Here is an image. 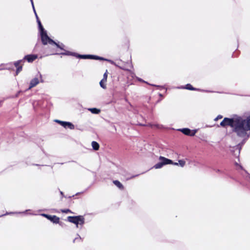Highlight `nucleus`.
<instances>
[{"label": "nucleus", "mask_w": 250, "mask_h": 250, "mask_svg": "<svg viewBox=\"0 0 250 250\" xmlns=\"http://www.w3.org/2000/svg\"><path fill=\"white\" fill-rule=\"evenodd\" d=\"M220 125L222 127L229 126L233 128V131L237 136L244 137L247 134V131L250 130V115L246 118L240 116L235 118H225L220 123Z\"/></svg>", "instance_id": "f257e3e1"}, {"label": "nucleus", "mask_w": 250, "mask_h": 250, "mask_svg": "<svg viewBox=\"0 0 250 250\" xmlns=\"http://www.w3.org/2000/svg\"><path fill=\"white\" fill-rule=\"evenodd\" d=\"M43 38L44 40L41 41L44 46L43 50L46 55H59V53H57V48L64 50L63 48L61 47L60 44L50 39L48 36L47 38Z\"/></svg>", "instance_id": "f03ea898"}, {"label": "nucleus", "mask_w": 250, "mask_h": 250, "mask_svg": "<svg viewBox=\"0 0 250 250\" xmlns=\"http://www.w3.org/2000/svg\"><path fill=\"white\" fill-rule=\"evenodd\" d=\"M67 220L69 222L75 224L77 227H78L79 224L83 225L84 224V218L82 215L68 216Z\"/></svg>", "instance_id": "7ed1b4c3"}, {"label": "nucleus", "mask_w": 250, "mask_h": 250, "mask_svg": "<svg viewBox=\"0 0 250 250\" xmlns=\"http://www.w3.org/2000/svg\"><path fill=\"white\" fill-rule=\"evenodd\" d=\"M40 81L42 83L43 82L42 79V74L40 73V72H38V75L34 78L32 79L30 81V85L28 88V89H30L31 88L36 86L39 83Z\"/></svg>", "instance_id": "20e7f679"}, {"label": "nucleus", "mask_w": 250, "mask_h": 250, "mask_svg": "<svg viewBox=\"0 0 250 250\" xmlns=\"http://www.w3.org/2000/svg\"><path fill=\"white\" fill-rule=\"evenodd\" d=\"M37 22L38 23L39 29L40 32L41 41H43L44 40L43 38H47L48 36L47 34V32L46 30H44V28L43 27L41 23V21L39 19H38V21H37Z\"/></svg>", "instance_id": "39448f33"}, {"label": "nucleus", "mask_w": 250, "mask_h": 250, "mask_svg": "<svg viewBox=\"0 0 250 250\" xmlns=\"http://www.w3.org/2000/svg\"><path fill=\"white\" fill-rule=\"evenodd\" d=\"M23 64V60H20L14 62V64L17 68L16 71V75H18V74L22 69V65Z\"/></svg>", "instance_id": "423d86ee"}, {"label": "nucleus", "mask_w": 250, "mask_h": 250, "mask_svg": "<svg viewBox=\"0 0 250 250\" xmlns=\"http://www.w3.org/2000/svg\"><path fill=\"white\" fill-rule=\"evenodd\" d=\"M179 130L181 131L185 135L190 136H194L196 132V130H191L188 128H184L180 129Z\"/></svg>", "instance_id": "0eeeda50"}, {"label": "nucleus", "mask_w": 250, "mask_h": 250, "mask_svg": "<svg viewBox=\"0 0 250 250\" xmlns=\"http://www.w3.org/2000/svg\"><path fill=\"white\" fill-rule=\"evenodd\" d=\"M109 62H110L111 64L115 65L117 67H118L121 69L124 70H129V69L128 68V65H129V63H126V64H123V65H120V62H115L113 61H109Z\"/></svg>", "instance_id": "6e6552de"}, {"label": "nucleus", "mask_w": 250, "mask_h": 250, "mask_svg": "<svg viewBox=\"0 0 250 250\" xmlns=\"http://www.w3.org/2000/svg\"><path fill=\"white\" fill-rule=\"evenodd\" d=\"M37 55H27L25 56L22 60H23V63L25 61H27L28 62H32L37 58Z\"/></svg>", "instance_id": "1a4fd4ad"}, {"label": "nucleus", "mask_w": 250, "mask_h": 250, "mask_svg": "<svg viewBox=\"0 0 250 250\" xmlns=\"http://www.w3.org/2000/svg\"><path fill=\"white\" fill-rule=\"evenodd\" d=\"M60 125L64 128H69L70 129H74L75 128L74 125L70 122H60Z\"/></svg>", "instance_id": "9d476101"}, {"label": "nucleus", "mask_w": 250, "mask_h": 250, "mask_svg": "<svg viewBox=\"0 0 250 250\" xmlns=\"http://www.w3.org/2000/svg\"><path fill=\"white\" fill-rule=\"evenodd\" d=\"M48 220L55 224L59 223L60 218L56 215H49L48 217Z\"/></svg>", "instance_id": "9b49d317"}, {"label": "nucleus", "mask_w": 250, "mask_h": 250, "mask_svg": "<svg viewBox=\"0 0 250 250\" xmlns=\"http://www.w3.org/2000/svg\"><path fill=\"white\" fill-rule=\"evenodd\" d=\"M78 58L83 59H93L94 60L95 55H78Z\"/></svg>", "instance_id": "f8f14e48"}, {"label": "nucleus", "mask_w": 250, "mask_h": 250, "mask_svg": "<svg viewBox=\"0 0 250 250\" xmlns=\"http://www.w3.org/2000/svg\"><path fill=\"white\" fill-rule=\"evenodd\" d=\"M63 50L64 51V52L59 53V55H66V56H75L77 58L78 55H79L78 54L75 53V52H70L69 51H66V50H65L64 49Z\"/></svg>", "instance_id": "ddd939ff"}, {"label": "nucleus", "mask_w": 250, "mask_h": 250, "mask_svg": "<svg viewBox=\"0 0 250 250\" xmlns=\"http://www.w3.org/2000/svg\"><path fill=\"white\" fill-rule=\"evenodd\" d=\"M245 143V140H243L241 143H240L239 144H238L237 145H236L235 146L233 147L232 148V149H231V151H234V150H238V154H239L240 153V150L241 149V147H242V146Z\"/></svg>", "instance_id": "4468645a"}, {"label": "nucleus", "mask_w": 250, "mask_h": 250, "mask_svg": "<svg viewBox=\"0 0 250 250\" xmlns=\"http://www.w3.org/2000/svg\"><path fill=\"white\" fill-rule=\"evenodd\" d=\"M159 160H163L164 165L173 164V161L171 160L168 159L163 156H160L159 157Z\"/></svg>", "instance_id": "2eb2a0df"}, {"label": "nucleus", "mask_w": 250, "mask_h": 250, "mask_svg": "<svg viewBox=\"0 0 250 250\" xmlns=\"http://www.w3.org/2000/svg\"><path fill=\"white\" fill-rule=\"evenodd\" d=\"M113 183L115 185H116L119 189L121 190H123L124 189V187L123 184L118 180H114Z\"/></svg>", "instance_id": "dca6fc26"}, {"label": "nucleus", "mask_w": 250, "mask_h": 250, "mask_svg": "<svg viewBox=\"0 0 250 250\" xmlns=\"http://www.w3.org/2000/svg\"><path fill=\"white\" fill-rule=\"evenodd\" d=\"M183 88H185V89H188V90H197V91H200V89H198V88H194L189 83H188V84H187L184 87H183Z\"/></svg>", "instance_id": "f3484780"}, {"label": "nucleus", "mask_w": 250, "mask_h": 250, "mask_svg": "<svg viewBox=\"0 0 250 250\" xmlns=\"http://www.w3.org/2000/svg\"><path fill=\"white\" fill-rule=\"evenodd\" d=\"M91 145L92 148L94 150H98L99 149L100 146L99 144L97 142L92 141Z\"/></svg>", "instance_id": "a211bd4d"}, {"label": "nucleus", "mask_w": 250, "mask_h": 250, "mask_svg": "<svg viewBox=\"0 0 250 250\" xmlns=\"http://www.w3.org/2000/svg\"><path fill=\"white\" fill-rule=\"evenodd\" d=\"M161 161L156 164L153 167H154L156 169L160 168L163 167V166H164L163 160H161Z\"/></svg>", "instance_id": "6ab92c4d"}, {"label": "nucleus", "mask_w": 250, "mask_h": 250, "mask_svg": "<svg viewBox=\"0 0 250 250\" xmlns=\"http://www.w3.org/2000/svg\"><path fill=\"white\" fill-rule=\"evenodd\" d=\"M89 110L93 114H99L100 112V110L96 108H92Z\"/></svg>", "instance_id": "aec40b11"}, {"label": "nucleus", "mask_w": 250, "mask_h": 250, "mask_svg": "<svg viewBox=\"0 0 250 250\" xmlns=\"http://www.w3.org/2000/svg\"><path fill=\"white\" fill-rule=\"evenodd\" d=\"M106 81H103L102 79L100 82V85L101 87H102L103 89H105L106 88V84H105V83H106Z\"/></svg>", "instance_id": "412c9836"}, {"label": "nucleus", "mask_w": 250, "mask_h": 250, "mask_svg": "<svg viewBox=\"0 0 250 250\" xmlns=\"http://www.w3.org/2000/svg\"><path fill=\"white\" fill-rule=\"evenodd\" d=\"M94 60H103V61H107V62H109V61H111L110 60H108V59H104V58L103 57H99V56H96V55H95Z\"/></svg>", "instance_id": "4be33fe9"}, {"label": "nucleus", "mask_w": 250, "mask_h": 250, "mask_svg": "<svg viewBox=\"0 0 250 250\" xmlns=\"http://www.w3.org/2000/svg\"><path fill=\"white\" fill-rule=\"evenodd\" d=\"M186 164V162L183 160H180L179 161V164L181 167H183Z\"/></svg>", "instance_id": "5701e85b"}, {"label": "nucleus", "mask_w": 250, "mask_h": 250, "mask_svg": "<svg viewBox=\"0 0 250 250\" xmlns=\"http://www.w3.org/2000/svg\"><path fill=\"white\" fill-rule=\"evenodd\" d=\"M107 74H108V72H107V70H106L103 75V81H107Z\"/></svg>", "instance_id": "b1692460"}, {"label": "nucleus", "mask_w": 250, "mask_h": 250, "mask_svg": "<svg viewBox=\"0 0 250 250\" xmlns=\"http://www.w3.org/2000/svg\"><path fill=\"white\" fill-rule=\"evenodd\" d=\"M32 6V8H33V11H34V13L35 17H36V20L37 21H38V19H39V17H38V15H37V14L36 13V11L35 10L34 5L33 4V6Z\"/></svg>", "instance_id": "393cba45"}, {"label": "nucleus", "mask_w": 250, "mask_h": 250, "mask_svg": "<svg viewBox=\"0 0 250 250\" xmlns=\"http://www.w3.org/2000/svg\"><path fill=\"white\" fill-rule=\"evenodd\" d=\"M61 211L63 213H68V212L72 213V212L69 209H62Z\"/></svg>", "instance_id": "a878e982"}, {"label": "nucleus", "mask_w": 250, "mask_h": 250, "mask_svg": "<svg viewBox=\"0 0 250 250\" xmlns=\"http://www.w3.org/2000/svg\"><path fill=\"white\" fill-rule=\"evenodd\" d=\"M57 224H59L62 227H64L66 226L65 224L63 222H60V221H59V223H58Z\"/></svg>", "instance_id": "bb28decb"}, {"label": "nucleus", "mask_w": 250, "mask_h": 250, "mask_svg": "<svg viewBox=\"0 0 250 250\" xmlns=\"http://www.w3.org/2000/svg\"><path fill=\"white\" fill-rule=\"evenodd\" d=\"M223 118V116L222 115H219L216 117L214 119L215 121H217L219 119H222Z\"/></svg>", "instance_id": "cd10ccee"}, {"label": "nucleus", "mask_w": 250, "mask_h": 250, "mask_svg": "<svg viewBox=\"0 0 250 250\" xmlns=\"http://www.w3.org/2000/svg\"><path fill=\"white\" fill-rule=\"evenodd\" d=\"M137 79L140 82H144V83H146L147 84H149L147 82L144 81L143 79H142L141 78H137Z\"/></svg>", "instance_id": "c85d7f7f"}, {"label": "nucleus", "mask_w": 250, "mask_h": 250, "mask_svg": "<svg viewBox=\"0 0 250 250\" xmlns=\"http://www.w3.org/2000/svg\"><path fill=\"white\" fill-rule=\"evenodd\" d=\"M42 216L45 217L46 218H47V219H48V217H49V214H44V213H43V214H42Z\"/></svg>", "instance_id": "c756f323"}, {"label": "nucleus", "mask_w": 250, "mask_h": 250, "mask_svg": "<svg viewBox=\"0 0 250 250\" xmlns=\"http://www.w3.org/2000/svg\"><path fill=\"white\" fill-rule=\"evenodd\" d=\"M138 175H139L138 174V175H133V176H131L130 178H127V180L131 179L133 178H134V177H135L136 176H138Z\"/></svg>", "instance_id": "7c9ffc66"}, {"label": "nucleus", "mask_w": 250, "mask_h": 250, "mask_svg": "<svg viewBox=\"0 0 250 250\" xmlns=\"http://www.w3.org/2000/svg\"><path fill=\"white\" fill-rule=\"evenodd\" d=\"M78 236H79V238H75V239L73 240V242H74H74H75V241L76 240H77V239H80V240H81V239H82L81 237L79 235H78Z\"/></svg>", "instance_id": "2f4dec72"}, {"label": "nucleus", "mask_w": 250, "mask_h": 250, "mask_svg": "<svg viewBox=\"0 0 250 250\" xmlns=\"http://www.w3.org/2000/svg\"><path fill=\"white\" fill-rule=\"evenodd\" d=\"M235 165H237V166H239V167H240V168L241 169H243V167H242L241 166L239 165L238 164V163H235Z\"/></svg>", "instance_id": "473e14b6"}, {"label": "nucleus", "mask_w": 250, "mask_h": 250, "mask_svg": "<svg viewBox=\"0 0 250 250\" xmlns=\"http://www.w3.org/2000/svg\"><path fill=\"white\" fill-rule=\"evenodd\" d=\"M216 172H218V173H222V171L219 169H216Z\"/></svg>", "instance_id": "72a5a7b5"}, {"label": "nucleus", "mask_w": 250, "mask_h": 250, "mask_svg": "<svg viewBox=\"0 0 250 250\" xmlns=\"http://www.w3.org/2000/svg\"><path fill=\"white\" fill-rule=\"evenodd\" d=\"M55 122H57V123H59L60 124V122H62V121L56 120H55Z\"/></svg>", "instance_id": "f704fd0d"}, {"label": "nucleus", "mask_w": 250, "mask_h": 250, "mask_svg": "<svg viewBox=\"0 0 250 250\" xmlns=\"http://www.w3.org/2000/svg\"><path fill=\"white\" fill-rule=\"evenodd\" d=\"M118 62H120V65H123V62L121 61H120Z\"/></svg>", "instance_id": "c9c22d12"}, {"label": "nucleus", "mask_w": 250, "mask_h": 250, "mask_svg": "<svg viewBox=\"0 0 250 250\" xmlns=\"http://www.w3.org/2000/svg\"><path fill=\"white\" fill-rule=\"evenodd\" d=\"M172 165H178V163H174L173 162V164H172Z\"/></svg>", "instance_id": "e433bc0d"}, {"label": "nucleus", "mask_w": 250, "mask_h": 250, "mask_svg": "<svg viewBox=\"0 0 250 250\" xmlns=\"http://www.w3.org/2000/svg\"><path fill=\"white\" fill-rule=\"evenodd\" d=\"M30 1H31V4H32V6H33L34 3H33V0H30Z\"/></svg>", "instance_id": "4c0bfd02"}, {"label": "nucleus", "mask_w": 250, "mask_h": 250, "mask_svg": "<svg viewBox=\"0 0 250 250\" xmlns=\"http://www.w3.org/2000/svg\"><path fill=\"white\" fill-rule=\"evenodd\" d=\"M245 172L248 174V177H249L250 178V174L249 173H248L247 172V171H246V170H245Z\"/></svg>", "instance_id": "58836bf2"}, {"label": "nucleus", "mask_w": 250, "mask_h": 250, "mask_svg": "<svg viewBox=\"0 0 250 250\" xmlns=\"http://www.w3.org/2000/svg\"><path fill=\"white\" fill-rule=\"evenodd\" d=\"M64 46V44H62V43H61V45H60V46H61V47H62V48H63V47Z\"/></svg>", "instance_id": "ea45409f"}, {"label": "nucleus", "mask_w": 250, "mask_h": 250, "mask_svg": "<svg viewBox=\"0 0 250 250\" xmlns=\"http://www.w3.org/2000/svg\"><path fill=\"white\" fill-rule=\"evenodd\" d=\"M61 195H63V193L62 191L60 192Z\"/></svg>", "instance_id": "a19ab883"}, {"label": "nucleus", "mask_w": 250, "mask_h": 250, "mask_svg": "<svg viewBox=\"0 0 250 250\" xmlns=\"http://www.w3.org/2000/svg\"><path fill=\"white\" fill-rule=\"evenodd\" d=\"M151 85L154 86H159L158 85H155V84H151Z\"/></svg>", "instance_id": "79ce46f5"}, {"label": "nucleus", "mask_w": 250, "mask_h": 250, "mask_svg": "<svg viewBox=\"0 0 250 250\" xmlns=\"http://www.w3.org/2000/svg\"><path fill=\"white\" fill-rule=\"evenodd\" d=\"M20 92H21V91H19L18 93L16 95V97H18V94H19V93H20Z\"/></svg>", "instance_id": "37998d69"}]
</instances>
